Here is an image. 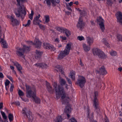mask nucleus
<instances>
[{
  "instance_id": "nucleus-1",
  "label": "nucleus",
  "mask_w": 122,
  "mask_h": 122,
  "mask_svg": "<svg viewBox=\"0 0 122 122\" xmlns=\"http://www.w3.org/2000/svg\"><path fill=\"white\" fill-rule=\"evenodd\" d=\"M53 86L56 92V99H58L61 96L62 103L67 105L70 99L68 95L65 94L64 87L67 89L70 86L67 84H54Z\"/></svg>"
},
{
  "instance_id": "nucleus-2",
  "label": "nucleus",
  "mask_w": 122,
  "mask_h": 122,
  "mask_svg": "<svg viewBox=\"0 0 122 122\" xmlns=\"http://www.w3.org/2000/svg\"><path fill=\"white\" fill-rule=\"evenodd\" d=\"M17 2V5L18 8L15 10V15L17 17H22L26 14L24 5L22 4L27 0H16Z\"/></svg>"
},
{
  "instance_id": "nucleus-3",
  "label": "nucleus",
  "mask_w": 122,
  "mask_h": 122,
  "mask_svg": "<svg viewBox=\"0 0 122 122\" xmlns=\"http://www.w3.org/2000/svg\"><path fill=\"white\" fill-rule=\"evenodd\" d=\"M72 44L69 43L66 44V46L64 50L63 51L60 52V54L58 55V59L59 60L62 59L66 56L68 55L71 49Z\"/></svg>"
},
{
  "instance_id": "nucleus-4",
  "label": "nucleus",
  "mask_w": 122,
  "mask_h": 122,
  "mask_svg": "<svg viewBox=\"0 0 122 122\" xmlns=\"http://www.w3.org/2000/svg\"><path fill=\"white\" fill-rule=\"evenodd\" d=\"M26 90V96L28 98L33 99L36 96V90L35 87H30L28 85H25Z\"/></svg>"
},
{
  "instance_id": "nucleus-5",
  "label": "nucleus",
  "mask_w": 122,
  "mask_h": 122,
  "mask_svg": "<svg viewBox=\"0 0 122 122\" xmlns=\"http://www.w3.org/2000/svg\"><path fill=\"white\" fill-rule=\"evenodd\" d=\"M30 46H27L25 45H23V48L18 47L16 48V54L19 56H21L25 52H26L30 50Z\"/></svg>"
},
{
  "instance_id": "nucleus-6",
  "label": "nucleus",
  "mask_w": 122,
  "mask_h": 122,
  "mask_svg": "<svg viewBox=\"0 0 122 122\" xmlns=\"http://www.w3.org/2000/svg\"><path fill=\"white\" fill-rule=\"evenodd\" d=\"M93 54L94 55L97 56L98 57L101 59H105L107 57V55L100 49L96 48L93 49Z\"/></svg>"
},
{
  "instance_id": "nucleus-7",
  "label": "nucleus",
  "mask_w": 122,
  "mask_h": 122,
  "mask_svg": "<svg viewBox=\"0 0 122 122\" xmlns=\"http://www.w3.org/2000/svg\"><path fill=\"white\" fill-rule=\"evenodd\" d=\"M22 113L24 116H26L29 121L31 122L32 121L33 118L31 113L29 110L28 111L26 108L25 107L23 109Z\"/></svg>"
},
{
  "instance_id": "nucleus-8",
  "label": "nucleus",
  "mask_w": 122,
  "mask_h": 122,
  "mask_svg": "<svg viewBox=\"0 0 122 122\" xmlns=\"http://www.w3.org/2000/svg\"><path fill=\"white\" fill-rule=\"evenodd\" d=\"M92 95L94 97L93 105V107L95 109L99 107L98 100L97 98V97L98 95V92L97 91L94 92Z\"/></svg>"
},
{
  "instance_id": "nucleus-9",
  "label": "nucleus",
  "mask_w": 122,
  "mask_h": 122,
  "mask_svg": "<svg viewBox=\"0 0 122 122\" xmlns=\"http://www.w3.org/2000/svg\"><path fill=\"white\" fill-rule=\"evenodd\" d=\"M4 34L1 33V30H0V42L3 47L4 48H7V45L6 41L4 39Z\"/></svg>"
},
{
  "instance_id": "nucleus-10",
  "label": "nucleus",
  "mask_w": 122,
  "mask_h": 122,
  "mask_svg": "<svg viewBox=\"0 0 122 122\" xmlns=\"http://www.w3.org/2000/svg\"><path fill=\"white\" fill-rule=\"evenodd\" d=\"M97 22L99 24L100 29L103 32L105 30L104 25V20L102 17H100L98 18L97 19Z\"/></svg>"
},
{
  "instance_id": "nucleus-11",
  "label": "nucleus",
  "mask_w": 122,
  "mask_h": 122,
  "mask_svg": "<svg viewBox=\"0 0 122 122\" xmlns=\"http://www.w3.org/2000/svg\"><path fill=\"white\" fill-rule=\"evenodd\" d=\"M8 17L10 19L11 24L13 26L17 25L19 24L18 21L15 18L14 16L13 15H9Z\"/></svg>"
},
{
  "instance_id": "nucleus-12",
  "label": "nucleus",
  "mask_w": 122,
  "mask_h": 122,
  "mask_svg": "<svg viewBox=\"0 0 122 122\" xmlns=\"http://www.w3.org/2000/svg\"><path fill=\"white\" fill-rule=\"evenodd\" d=\"M43 46L45 49H50L51 51H54L56 49L52 45L47 43H44L43 44Z\"/></svg>"
},
{
  "instance_id": "nucleus-13",
  "label": "nucleus",
  "mask_w": 122,
  "mask_h": 122,
  "mask_svg": "<svg viewBox=\"0 0 122 122\" xmlns=\"http://www.w3.org/2000/svg\"><path fill=\"white\" fill-rule=\"evenodd\" d=\"M84 25V23L83 22L82 18L81 17H80L79 18L77 25V27L78 28L81 29L82 28Z\"/></svg>"
},
{
  "instance_id": "nucleus-14",
  "label": "nucleus",
  "mask_w": 122,
  "mask_h": 122,
  "mask_svg": "<svg viewBox=\"0 0 122 122\" xmlns=\"http://www.w3.org/2000/svg\"><path fill=\"white\" fill-rule=\"evenodd\" d=\"M117 21L120 24H122V14L121 12L118 11L116 14Z\"/></svg>"
},
{
  "instance_id": "nucleus-15",
  "label": "nucleus",
  "mask_w": 122,
  "mask_h": 122,
  "mask_svg": "<svg viewBox=\"0 0 122 122\" xmlns=\"http://www.w3.org/2000/svg\"><path fill=\"white\" fill-rule=\"evenodd\" d=\"M86 81L85 78L81 76H79L77 82L79 84H84L86 83Z\"/></svg>"
},
{
  "instance_id": "nucleus-16",
  "label": "nucleus",
  "mask_w": 122,
  "mask_h": 122,
  "mask_svg": "<svg viewBox=\"0 0 122 122\" xmlns=\"http://www.w3.org/2000/svg\"><path fill=\"white\" fill-rule=\"evenodd\" d=\"M87 113L88 115L87 117L89 118L91 122H97L96 121L93 120V113L92 112L90 114L89 110L88 108L87 110Z\"/></svg>"
},
{
  "instance_id": "nucleus-17",
  "label": "nucleus",
  "mask_w": 122,
  "mask_h": 122,
  "mask_svg": "<svg viewBox=\"0 0 122 122\" xmlns=\"http://www.w3.org/2000/svg\"><path fill=\"white\" fill-rule=\"evenodd\" d=\"M65 112L67 113V117H69L70 115L69 114L71 112V108L70 105L69 104H68L67 106H66V108L65 109Z\"/></svg>"
},
{
  "instance_id": "nucleus-18",
  "label": "nucleus",
  "mask_w": 122,
  "mask_h": 122,
  "mask_svg": "<svg viewBox=\"0 0 122 122\" xmlns=\"http://www.w3.org/2000/svg\"><path fill=\"white\" fill-rule=\"evenodd\" d=\"M41 43L39 40L37 39H35L34 41V45H35L36 47L40 48L41 46Z\"/></svg>"
},
{
  "instance_id": "nucleus-19",
  "label": "nucleus",
  "mask_w": 122,
  "mask_h": 122,
  "mask_svg": "<svg viewBox=\"0 0 122 122\" xmlns=\"http://www.w3.org/2000/svg\"><path fill=\"white\" fill-rule=\"evenodd\" d=\"M86 40L87 43L90 46L92 45L93 42L94 40L93 38L90 37H87Z\"/></svg>"
},
{
  "instance_id": "nucleus-20",
  "label": "nucleus",
  "mask_w": 122,
  "mask_h": 122,
  "mask_svg": "<svg viewBox=\"0 0 122 122\" xmlns=\"http://www.w3.org/2000/svg\"><path fill=\"white\" fill-rule=\"evenodd\" d=\"M98 73L102 75L106 74L107 73V72L103 66H102L100 68Z\"/></svg>"
},
{
  "instance_id": "nucleus-21",
  "label": "nucleus",
  "mask_w": 122,
  "mask_h": 122,
  "mask_svg": "<svg viewBox=\"0 0 122 122\" xmlns=\"http://www.w3.org/2000/svg\"><path fill=\"white\" fill-rule=\"evenodd\" d=\"M40 15L39 14L38 15L36 16L34 18V20L33 21V23L36 24L38 23V22H41V21L39 19V18L40 17Z\"/></svg>"
},
{
  "instance_id": "nucleus-22",
  "label": "nucleus",
  "mask_w": 122,
  "mask_h": 122,
  "mask_svg": "<svg viewBox=\"0 0 122 122\" xmlns=\"http://www.w3.org/2000/svg\"><path fill=\"white\" fill-rule=\"evenodd\" d=\"M50 1L51 3L52 6L54 7L56 5V4L59 3L60 1L59 0H49Z\"/></svg>"
},
{
  "instance_id": "nucleus-23",
  "label": "nucleus",
  "mask_w": 122,
  "mask_h": 122,
  "mask_svg": "<svg viewBox=\"0 0 122 122\" xmlns=\"http://www.w3.org/2000/svg\"><path fill=\"white\" fill-rule=\"evenodd\" d=\"M83 47L84 50L86 52H87L89 51L90 49V47L88 46L85 44H83Z\"/></svg>"
},
{
  "instance_id": "nucleus-24",
  "label": "nucleus",
  "mask_w": 122,
  "mask_h": 122,
  "mask_svg": "<svg viewBox=\"0 0 122 122\" xmlns=\"http://www.w3.org/2000/svg\"><path fill=\"white\" fill-rule=\"evenodd\" d=\"M75 72L74 71H71L69 73V77L73 80H74L75 79Z\"/></svg>"
},
{
  "instance_id": "nucleus-25",
  "label": "nucleus",
  "mask_w": 122,
  "mask_h": 122,
  "mask_svg": "<svg viewBox=\"0 0 122 122\" xmlns=\"http://www.w3.org/2000/svg\"><path fill=\"white\" fill-rule=\"evenodd\" d=\"M42 53L39 51L36 50V52L35 58L36 59H38L39 58Z\"/></svg>"
},
{
  "instance_id": "nucleus-26",
  "label": "nucleus",
  "mask_w": 122,
  "mask_h": 122,
  "mask_svg": "<svg viewBox=\"0 0 122 122\" xmlns=\"http://www.w3.org/2000/svg\"><path fill=\"white\" fill-rule=\"evenodd\" d=\"M14 65L16 66L17 69L19 72L21 73V70L22 69V67L17 62L14 63Z\"/></svg>"
},
{
  "instance_id": "nucleus-27",
  "label": "nucleus",
  "mask_w": 122,
  "mask_h": 122,
  "mask_svg": "<svg viewBox=\"0 0 122 122\" xmlns=\"http://www.w3.org/2000/svg\"><path fill=\"white\" fill-rule=\"evenodd\" d=\"M32 99L36 103H40V100L38 97H36V96Z\"/></svg>"
},
{
  "instance_id": "nucleus-28",
  "label": "nucleus",
  "mask_w": 122,
  "mask_h": 122,
  "mask_svg": "<svg viewBox=\"0 0 122 122\" xmlns=\"http://www.w3.org/2000/svg\"><path fill=\"white\" fill-rule=\"evenodd\" d=\"M46 87L48 91L50 93H51L53 92V89L50 84H47Z\"/></svg>"
},
{
  "instance_id": "nucleus-29",
  "label": "nucleus",
  "mask_w": 122,
  "mask_h": 122,
  "mask_svg": "<svg viewBox=\"0 0 122 122\" xmlns=\"http://www.w3.org/2000/svg\"><path fill=\"white\" fill-rule=\"evenodd\" d=\"M102 42L108 47H110L109 44L106 39L105 38H103L102 40Z\"/></svg>"
},
{
  "instance_id": "nucleus-30",
  "label": "nucleus",
  "mask_w": 122,
  "mask_h": 122,
  "mask_svg": "<svg viewBox=\"0 0 122 122\" xmlns=\"http://www.w3.org/2000/svg\"><path fill=\"white\" fill-rule=\"evenodd\" d=\"M55 122H61L62 119L61 116H58L54 120Z\"/></svg>"
},
{
  "instance_id": "nucleus-31",
  "label": "nucleus",
  "mask_w": 122,
  "mask_h": 122,
  "mask_svg": "<svg viewBox=\"0 0 122 122\" xmlns=\"http://www.w3.org/2000/svg\"><path fill=\"white\" fill-rule=\"evenodd\" d=\"M63 33H65L67 36H68L71 35V32L69 30L65 29Z\"/></svg>"
},
{
  "instance_id": "nucleus-32",
  "label": "nucleus",
  "mask_w": 122,
  "mask_h": 122,
  "mask_svg": "<svg viewBox=\"0 0 122 122\" xmlns=\"http://www.w3.org/2000/svg\"><path fill=\"white\" fill-rule=\"evenodd\" d=\"M65 29L62 27H57L56 28V30L61 32H63Z\"/></svg>"
},
{
  "instance_id": "nucleus-33",
  "label": "nucleus",
  "mask_w": 122,
  "mask_h": 122,
  "mask_svg": "<svg viewBox=\"0 0 122 122\" xmlns=\"http://www.w3.org/2000/svg\"><path fill=\"white\" fill-rule=\"evenodd\" d=\"M8 118L10 121L11 122L13 120V116L11 113H9L8 114Z\"/></svg>"
},
{
  "instance_id": "nucleus-34",
  "label": "nucleus",
  "mask_w": 122,
  "mask_h": 122,
  "mask_svg": "<svg viewBox=\"0 0 122 122\" xmlns=\"http://www.w3.org/2000/svg\"><path fill=\"white\" fill-rule=\"evenodd\" d=\"M59 81L60 84H65L66 83L65 80L61 78H60Z\"/></svg>"
},
{
  "instance_id": "nucleus-35",
  "label": "nucleus",
  "mask_w": 122,
  "mask_h": 122,
  "mask_svg": "<svg viewBox=\"0 0 122 122\" xmlns=\"http://www.w3.org/2000/svg\"><path fill=\"white\" fill-rule=\"evenodd\" d=\"M117 38L118 41H122V36L121 35L118 34L117 35Z\"/></svg>"
},
{
  "instance_id": "nucleus-36",
  "label": "nucleus",
  "mask_w": 122,
  "mask_h": 122,
  "mask_svg": "<svg viewBox=\"0 0 122 122\" xmlns=\"http://www.w3.org/2000/svg\"><path fill=\"white\" fill-rule=\"evenodd\" d=\"M110 53L111 55L113 56H115L117 54L116 52L113 50L111 51L110 52Z\"/></svg>"
},
{
  "instance_id": "nucleus-37",
  "label": "nucleus",
  "mask_w": 122,
  "mask_h": 122,
  "mask_svg": "<svg viewBox=\"0 0 122 122\" xmlns=\"http://www.w3.org/2000/svg\"><path fill=\"white\" fill-rule=\"evenodd\" d=\"M3 117L5 119H7V116H6L5 113L1 111H0Z\"/></svg>"
},
{
  "instance_id": "nucleus-38",
  "label": "nucleus",
  "mask_w": 122,
  "mask_h": 122,
  "mask_svg": "<svg viewBox=\"0 0 122 122\" xmlns=\"http://www.w3.org/2000/svg\"><path fill=\"white\" fill-rule=\"evenodd\" d=\"M34 12L32 10L31 11V13L29 15V18L31 20H32L33 18V16L34 15Z\"/></svg>"
},
{
  "instance_id": "nucleus-39",
  "label": "nucleus",
  "mask_w": 122,
  "mask_h": 122,
  "mask_svg": "<svg viewBox=\"0 0 122 122\" xmlns=\"http://www.w3.org/2000/svg\"><path fill=\"white\" fill-rule=\"evenodd\" d=\"M31 23V21L30 20H28L27 23L26 24L23 25L25 27H28L29 26Z\"/></svg>"
},
{
  "instance_id": "nucleus-40",
  "label": "nucleus",
  "mask_w": 122,
  "mask_h": 122,
  "mask_svg": "<svg viewBox=\"0 0 122 122\" xmlns=\"http://www.w3.org/2000/svg\"><path fill=\"white\" fill-rule=\"evenodd\" d=\"M45 20L46 22L47 23L49 21V18L48 15H46L45 16Z\"/></svg>"
},
{
  "instance_id": "nucleus-41",
  "label": "nucleus",
  "mask_w": 122,
  "mask_h": 122,
  "mask_svg": "<svg viewBox=\"0 0 122 122\" xmlns=\"http://www.w3.org/2000/svg\"><path fill=\"white\" fill-rule=\"evenodd\" d=\"M18 94L20 96H23L24 95L23 92L20 90H19L18 91Z\"/></svg>"
},
{
  "instance_id": "nucleus-42",
  "label": "nucleus",
  "mask_w": 122,
  "mask_h": 122,
  "mask_svg": "<svg viewBox=\"0 0 122 122\" xmlns=\"http://www.w3.org/2000/svg\"><path fill=\"white\" fill-rule=\"evenodd\" d=\"M42 63H37L35 64V65L37 67H42Z\"/></svg>"
},
{
  "instance_id": "nucleus-43",
  "label": "nucleus",
  "mask_w": 122,
  "mask_h": 122,
  "mask_svg": "<svg viewBox=\"0 0 122 122\" xmlns=\"http://www.w3.org/2000/svg\"><path fill=\"white\" fill-rule=\"evenodd\" d=\"M69 122H77V121L74 118H72L69 120Z\"/></svg>"
},
{
  "instance_id": "nucleus-44",
  "label": "nucleus",
  "mask_w": 122,
  "mask_h": 122,
  "mask_svg": "<svg viewBox=\"0 0 122 122\" xmlns=\"http://www.w3.org/2000/svg\"><path fill=\"white\" fill-rule=\"evenodd\" d=\"M77 39L80 41L84 40V37L82 36H78L77 37Z\"/></svg>"
},
{
  "instance_id": "nucleus-45",
  "label": "nucleus",
  "mask_w": 122,
  "mask_h": 122,
  "mask_svg": "<svg viewBox=\"0 0 122 122\" xmlns=\"http://www.w3.org/2000/svg\"><path fill=\"white\" fill-rule=\"evenodd\" d=\"M40 28L43 30H44L45 29V27L43 25L41 24H38Z\"/></svg>"
},
{
  "instance_id": "nucleus-46",
  "label": "nucleus",
  "mask_w": 122,
  "mask_h": 122,
  "mask_svg": "<svg viewBox=\"0 0 122 122\" xmlns=\"http://www.w3.org/2000/svg\"><path fill=\"white\" fill-rule=\"evenodd\" d=\"M48 67L47 65L44 63H42L41 68H46Z\"/></svg>"
},
{
  "instance_id": "nucleus-47",
  "label": "nucleus",
  "mask_w": 122,
  "mask_h": 122,
  "mask_svg": "<svg viewBox=\"0 0 122 122\" xmlns=\"http://www.w3.org/2000/svg\"><path fill=\"white\" fill-rule=\"evenodd\" d=\"M46 3L47 6L49 7L51 5V3L50 1L49 0H46Z\"/></svg>"
},
{
  "instance_id": "nucleus-48",
  "label": "nucleus",
  "mask_w": 122,
  "mask_h": 122,
  "mask_svg": "<svg viewBox=\"0 0 122 122\" xmlns=\"http://www.w3.org/2000/svg\"><path fill=\"white\" fill-rule=\"evenodd\" d=\"M95 111L96 112H97L98 113L100 112V109L99 107L95 109Z\"/></svg>"
},
{
  "instance_id": "nucleus-49",
  "label": "nucleus",
  "mask_w": 122,
  "mask_h": 122,
  "mask_svg": "<svg viewBox=\"0 0 122 122\" xmlns=\"http://www.w3.org/2000/svg\"><path fill=\"white\" fill-rule=\"evenodd\" d=\"M66 80L68 81V83L71 84L72 83L70 79L69 78L66 77Z\"/></svg>"
},
{
  "instance_id": "nucleus-50",
  "label": "nucleus",
  "mask_w": 122,
  "mask_h": 122,
  "mask_svg": "<svg viewBox=\"0 0 122 122\" xmlns=\"http://www.w3.org/2000/svg\"><path fill=\"white\" fill-rule=\"evenodd\" d=\"M14 88V86L13 84L11 85L10 89V90L11 92L13 91V89Z\"/></svg>"
},
{
  "instance_id": "nucleus-51",
  "label": "nucleus",
  "mask_w": 122,
  "mask_h": 122,
  "mask_svg": "<svg viewBox=\"0 0 122 122\" xmlns=\"http://www.w3.org/2000/svg\"><path fill=\"white\" fill-rule=\"evenodd\" d=\"M54 41L56 43H58L59 42V40L58 38H57L55 39Z\"/></svg>"
},
{
  "instance_id": "nucleus-52",
  "label": "nucleus",
  "mask_w": 122,
  "mask_h": 122,
  "mask_svg": "<svg viewBox=\"0 0 122 122\" xmlns=\"http://www.w3.org/2000/svg\"><path fill=\"white\" fill-rule=\"evenodd\" d=\"M58 71L61 72V74H63V72L62 71L61 68H59L58 67Z\"/></svg>"
},
{
  "instance_id": "nucleus-53",
  "label": "nucleus",
  "mask_w": 122,
  "mask_h": 122,
  "mask_svg": "<svg viewBox=\"0 0 122 122\" xmlns=\"http://www.w3.org/2000/svg\"><path fill=\"white\" fill-rule=\"evenodd\" d=\"M15 104L16 105H18L19 106H20V104L19 102L18 101H16L15 102Z\"/></svg>"
},
{
  "instance_id": "nucleus-54",
  "label": "nucleus",
  "mask_w": 122,
  "mask_h": 122,
  "mask_svg": "<svg viewBox=\"0 0 122 122\" xmlns=\"http://www.w3.org/2000/svg\"><path fill=\"white\" fill-rule=\"evenodd\" d=\"M28 44L30 45H34V43H33L31 41H30L28 42Z\"/></svg>"
},
{
  "instance_id": "nucleus-55",
  "label": "nucleus",
  "mask_w": 122,
  "mask_h": 122,
  "mask_svg": "<svg viewBox=\"0 0 122 122\" xmlns=\"http://www.w3.org/2000/svg\"><path fill=\"white\" fill-rule=\"evenodd\" d=\"M3 107V103L2 102L0 103V109H2Z\"/></svg>"
},
{
  "instance_id": "nucleus-56",
  "label": "nucleus",
  "mask_w": 122,
  "mask_h": 122,
  "mask_svg": "<svg viewBox=\"0 0 122 122\" xmlns=\"http://www.w3.org/2000/svg\"><path fill=\"white\" fill-rule=\"evenodd\" d=\"M3 77L4 76L3 73L0 72V78H3Z\"/></svg>"
},
{
  "instance_id": "nucleus-57",
  "label": "nucleus",
  "mask_w": 122,
  "mask_h": 122,
  "mask_svg": "<svg viewBox=\"0 0 122 122\" xmlns=\"http://www.w3.org/2000/svg\"><path fill=\"white\" fill-rule=\"evenodd\" d=\"M10 81L8 80H6L5 82V84H9Z\"/></svg>"
},
{
  "instance_id": "nucleus-58",
  "label": "nucleus",
  "mask_w": 122,
  "mask_h": 122,
  "mask_svg": "<svg viewBox=\"0 0 122 122\" xmlns=\"http://www.w3.org/2000/svg\"><path fill=\"white\" fill-rule=\"evenodd\" d=\"M105 122H109V120L106 117L105 118Z\"/></svg>"
},
{
  "instance_id": "nucleus-59",
  "label": "nucleus",
  "mask_w": 122,
  "mask_h": 122,
  "mask_svg": "<svg viewBox=\"0 0 122 122\" xmlns=\"http://www.w3.org/2000/svg\"><path fill=\"white\" fill-rule=\"evenodd\" d=\"M85 11H83L82 12H81L80 13V15L81 16L84 15V14H85Z\"/></svg>"
},
{
  "instance_id": "nucleus-60",
  "label": "nucleus",
  "mask_w": 122,
  "mask_h": 122,
  "mask_svg": "<svg viewBox=\"0 0 122 122\" xmlns=\"http://www.w3.org/2000/svg\"><path fill=\"white\" fill-rule=\"evenodd\" d=\"M21 99H22V100L24 101L25 102H28L29 101V100L28 99H23L21 97Z\"/></svg>"
},
{
  "instance_id": "nucleus-61",
  "label": "nucleus",
  "mask_w": 122,
  "mask_h": 122,
  "mask_svg": "<svg viewBox=\"0 0 122 122\" xmlns=\"http://www.w3.org/2000/svg\"><path fill=\"white\" fill-rule=\"evenodd\" d=\"M67 8L68 10L72 11V10L71 9L70 7L69 6V5L67 6Z\"/></svg>"
},
{
  "instance_id": "nucleus-62",
  "label": "nucleus",
  "mask_w": 122,
  "mask_h": 122,
  "mask_svg": "<svg viewBox=\"0 0 122 122\" xmlns=\"http://www.w3.org/2000/svg\"><path fill=\"white\" fill-rule=\"evenodd\" d=\"M80 65L81 66H83V63H82V62L81 60H80Z\"/></svg>"
},
{
  "instance_id": "nucleus-63",
  "label": "nucleus",
  "mask_w": 122,
  "mask_h": 122,
  "mask_svg": "<svg viewBox=\"0 0 122 122\" xmlns=\"http://www.w3.org/2000/svg\"><path fill=\"white\" fill-rule=\"evenodd\" d=\"M8 78L12 82H13V81L12 78L10 76H9L8 77Z\"/></svg>"
},
{
  "instance_id": "nucleus-64",
  "label": "nucleus",
  "mask_w": 122,
  "mask_h": 122,
  "mask_svg": "<svg viewBox=\"0 0 122 122\" xmlns=\"http://www.w3.org/2000/svg\"><path fill=\"white\" fill-rule=\"evenodd\" d=\"M5 86L6 87V89H8V88L9 86V84H5Z\"/></svg>"
}]
</instances>
